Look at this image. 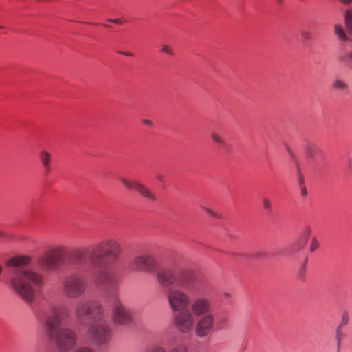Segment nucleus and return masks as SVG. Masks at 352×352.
<instances>
[{"label":"nucleus","mask_w":352,"mask_h":352,"mask_svg":"<svg viewBox=\"0 0 352 352\" xmlns=\"http://www.w3.org/2000/svg\"><path fill=\"white\" fill-rule=\"evenodd\" d=\"M300 193H301L302 196H303V197H305L307 195V192L306 188L305 187H303L301 189Z\"/></svg>","instance_id":"4c0bfd02"},{"label":"nucleus","mask_w":352,"mask_h":352,"mask_svg":"<svg viewBox=\"0 0 352 352\" xmlns=\"http://www.w3.org/2000/svg\"><path fill=\"white\" fill-rule=\"evenodd\" d=\"M349 58H351V60L352 62V50L349 51Z\"/></svg>","instance_id":"a19ab883"},{"label":"nucleus","mask_w":352,"mask_h":352,"mask_svg":"<svg viewBox=\"0 0 352 352\" xmlns=\"http://www.w3.org/2000/svg\"><path fill=\"white\" fill-rule=\"evenodd\" d=\"M5 236H6V235H5V233H4V232H1V231H0V239H1V238H4V237H5Z\"/></svg>","instance_id":"ea45409f"},{"label":"nucleus","mask_w":352,"mask_h":352,"mask_svg":"<svg viewBox=\"0 0 352 352\" xmlns=\"http://www.w3.org/2000/svg\"><path fill=\"white\" fill-rule=\"evenodd\" d=\"M277 1V3L280 5H281L283 3V0H276Z\"/></svg>","instance_id":"37998d69"},{"label":"nucleus","mask_w":352,"mask_h":352,"mask_svg":"<svg viewBox=\"0 0 352 352\" xmlns=\"http://www.w3.org/2000/svg\"><path fill=\"white\" fill-rule=\"evenodd\" d=\"M228 322V319L226 317L221 318L217 322L219 328H223Z\"/></svg>","instance_id":"7c9ffc66"},{"label":"nucleus","mask_w":352,"mask_h":352,"mask_svg":"<svg viewBox=\"0 0 352 352\" xmlns=\"http://www.w3.org/2000/svg\"><path fill=\"white\" fill-rule=\"evenodd\" d=\"M106 309L99 302L79 300L76 302L74 316L77 322L87 324L91 319L93 322L101 321L106 317Z\"/></svg>","instance_id":"0eeeda50"},{"label":"nucleus","mask_w":352,"mask_h":352,"mask_svg":"<svg viewBox=\"0 0 352 352\" xmlns=\"http://www.w3.org/2000/svg\"><path fill=\"white\" fill-rule=\"evenodd\" d=\"M212 141L217 144L218 146L226 148L227 146V142L217 132H212L210 135Z\"/></svg>","instance_id":"a211bd4d"},{"label":"nucleus","mask_w":352,"mask_h":352,"mask_svg":"<svg viewBox=\"0 0 352 352\" xmlns=\"http://www.w3.org/2000/svg\"><path fill=\"white\" fill-rule=\"evenodd\" d=\"M86 337L88 341L96 346L107 345L112 338V329L104 318L101 321L89 324L87 329Z\"/></svg>","instance_id":"1a4fd4ad"},{"label":"nucleus","mask_w":352,"mask_h":352,"mask_svg":"<svg viewBox=\"0 0 352 352\" xmlns=\"http://www.w3.org/2000/svg\"><path fill=\"white\" fill-rule=\"evenodd\" d=\"M112 305L111 319L118 325L126 326L132 322V314L129 309L120 300L118 294H113L108 299Z\"/></svg>","instance_id":"9d476101"},{"label":"nucleus","mask_w":352,"mask_h":352,"mask_svg":"<svg viewBox=\"0 0 352 352\" xmlns=\"http://www.w3.org/2000/svg\"><path fill=\"white\" fill-rule=\"evenodd\" d=\"M332 87L337 91H346L349 89V85L343 80L337 78L332 82Z\"/></svg>","instance_id":"6ab92c4d"},{"label":"nucleus","mask_w":352,"mask_h":352,"mask_svg":"<svg viewBox=\"0 0 352 352\" xmlns=\"http://www.w3.org/2000/svg\"><path fill=\"white\" fill-rule=\"evenodd\" d=\"M334 34L337 38L344 42H348L350 41V38L347 36L344 28L340 24H336L333 27Z\"/></svg>","instance_id":"dca6fc26"},{"label":"nucleus","mask_w":352,"mask_h":352,"mask_svg":"<svg viewBox=\"0 0 352 352\" xmlns=\"http://www.w3.org/2000/svg\"><path fill=\"white\" fill-rule=\"evenodd\" d=\"M202 208L210 216L216 217V218H221V215L213 211L212 210L202 206Z\"/></svg>","instance_id":"c756f323"},{"label":"nucleus","mask_w":352,"mask_h":352,"mask_svg":"<svg viewBox=\"0 0 352 352\" xmlns=\"http://www.w3.org/2000/svg\"><path fill=\"white\" fill-rule=\"evenodd\" d=\"M319 246H320V243H319L318 241L316 239V237H314L311 239V245H310V251L312 252H314L319 248Z\"/></svg>","instance_id":"a878e982"},{"label":"nucleus","mask_w":352,"mask_h":352,"mask_svg":"<svg viewBox=\"0 0 352 352\" xmlns=\"http://www.w3.org/2000/svg\"><path fill=\"white\" fill-rule=\"evenodd\" d=\"M142 352H166V348L160 344H151Z\"/></svg>","instance_id":"aec40b11"},{"label":"nucleus","mask_w":352,"mask_h":352,"mask_svg":"<svg viewBox=\"0 0 352 352\" xmlns=\"http://www.w3.org/2000/svg\"><path fill=\"white\" fill-rule=\"evenodd\" d=\"M310 234V230L308 229L306 232H305L300 237L301 246L304 247L307 243L308 237Z\"/></svg>","instance_id":"bb28decb"},{"label":"nucleus","mask_w":352,"mask_h":352,"mask_svg":"<svg viewBox=\"0 0 352 352\" xmlns=\"http://www.w3.org/2000/svg\"><path fill=\"white\" fill-rule=\"evenodd\" d=\"M338 60L342 63H347L349 61H351V58H349V52L345 55L340 56L338 58Z\"/></svg>","instance_id":"2f4dec72"},{"label":"nucleus","mask_w":352,"mask_h":352,"mask_svg":"<svg viewBox=\"0 0 352 352\" xmlns=\"http://www.w3.org/2000/svg\"><path fill=\"white\" fill-rule=\"evenodd\" d=\"M160 52L166 53L170 56H173L174 54L173 50L166 45H162Z\"/></svg>","instance_id":"cd10ccee"},{"label":"nucleus","mask_w":352,"mask_h":352,"mask_svg":"<svg viewBox=\"0 0 352 352\" xmlns=\"http://www.w3.org/2000/svg\"><path fill=\"white\" fill-rule=\"evenodd\" d=\"M121 253V247L114 239L102 240L90 248L63 245L46 250L38 257V265L45 271L56 270L62 264L82 265L87 260L95 267L116 262Z\"/></svg>","instance_id":"f257e3e1"},{"label":"nucleus","mask_w":352,"mask_h":352,"mask_svg":"<svg viewBox=\"0 0 352 352\" xmlns=\"http://www.w3.org/2000/svg\"><path fill=\"white\" fill-rule=\"evenodd\" d=\"M198 292L197 286V291L194 293H190L179 287L169 289L166 292V299L172 312V323L179 332L183 324L179 322V316L184 311L188 310L191 302L190 294H195Z\"/></svg>","instance_id":"423d86ee"},{"label":"nucleus","mask_w":352,"mask_h":352,"mask_svg":"<svg viewBox=\"0 0 352 352\" xmlns=\"http://www.w3.org/2000/svg\"><path fill=\"white\" fill-rule=\"evenodd\" d=\"M305 266H303V267H302V269H301V270H300V273H301V274H303V273L305 272Z\"/></svg>","instance_id":"79ce46f5"},{"label":"nucleus","mask_w":352,"mask_h":352,"mask_svg":"<svg viewBox=\"0 0 352 352\" xmlns=\"http://www.w3.org/2000/svg\"><path fill=\"white\" fill-rule=\"evenodd\" d=\"M305 154L308 159H314L315 157L314 149L310 144H307L305 148Z\"/></svg>","instance_id":"412c9836"},{"label":"nucleus","mask_w":352,"mask_h":352,"mask_svg":"<svg viewBox=\"0 0 352 352\" xmlns=\"http://www.w3.org/2000/svg\"><path fill=\"white\" fill-rule=\"evenodd\" d=\"M342 328V327L338 326L336 328V340L338 346H340L341 341H342V336H343Z\"/></svg>","instance_id":"4be33fe9"},{"label":"nucleus","mask_w":352,"mask_h":352,"mask_svg":"<svg viewBox=\"0 0 352 352\" xmlns=\"http://www.w3.org/2000/svg\"><path fill=\"white\" fill-rule=\"evenodd\" d=\"M157 280L163 287L171 289L177 286L190 293L197 291L196 280L190 272L182 271L178 273L170 268L162 269L157 274Z\"/></svg>","instance_id":"39448f33"},{"label":"nucleus","mask_w":352,"mask_h":352,"mask_svg":"<svg viewBox=\"0 0 352 352\" xmlns=\"http://www.w3.org/2000/svg\"><path fill=\"white\" fill-rule=\"evenodd\" d=\"M262 203H263V208L264 210L267 212L271 211L272 209V203L271 201L267 198H263L262 199Z\"/></svg>","instance_id":"b1692460"},{"label":"nucleus","mask_w":352,"mask_h":352,"mask_svg":"<svg viewBox=\"0 0 352 352\" xmlns=\"http://www.w3.org/2000/svg\"><path fill=\"white\" fill-rule=\"evenodd\" d=\"M349 322V314L346 311H344L342 313L341 316V320L340 324H338L339 327H344Z\"/></svg>","instance_id":"5701e85b"},{"label":"nucleus","mask_w":352,"mask_h":352,"mask_svg":"<svg viewBox=\"0 0 352 352\" xmlns=\"http://www.w3.org/2000/svg\"><path fill=\"white\" fill-rule=\"evenodd\" d=\"M165 344L166 352H188V346L182 342L181 337L178 335L168 336Z\"/></svg>","instance_id":"4468645a"},{"label":"nucleus","mask_w":352,"mask_h":352,"mask_svg":"<svg viewBox=\"0 0 352 352\" xmlns=\"http://www.w3.org/2000/svg\"><path fill=\"white\" fill-rule=\"evenodd\" d=\"M45 334L59 352H69L77 344V333L70 327H60L63 320L69 316L66 307L53 305L43 312Z\"/></svg>","instance_id":"f03ea898"},{"label":"nucleus","mask_w":352,"mask_h":352,"mask_svg":"<svg viewBox=\"0 0 352 352\" xmlns=\"http://www.w3.org/2000/svg\"><path fill=\"white\" fill-rule=\"evenodd\" d=\"M158 267L156 258L151 254H142L134 256L130 263L133 272L151 274Z\"/></svg>","instance_id":"9b49d317"},{"label":"nucleus","mask_w":352,"mask_h":352,"mask_svg":"<svg viewBox=\"0 0 352 352\" xmlns=\"http://www.w3.org/2000/svg\"><path fill=\"white\" fill-rule=\"evenodd\" d=\"M301 36L305 41H311L312 39L311 34L308 30H303L301 32Z\"/></svg>","instance_id":"c85d7f7f"},{"label":"nucleus","mask_w":352,"mask_h":352,"mask_svg":"<svg viewBox=\"0 0 352 352\" xmlns=\"http://www.w3.org/2000/svg\"><path fill=\"white\" fill-rule=\"evenodd\" d=\"M190 307L179 316L183 324L180 333L188 334L194 329L197 336H207L215 323L212 302L206 297H198L191 300Z\"/></svg>","instance_id":"7ed1b4c3"},{"label":"nucleus","mask_w":352,"mask_h":352,"mask_svg":"<svg viewBox=\"0 0 352 352\" xmlns=\"http://www.w3.org/2000/svg\"><path fill=\"white\" fill-rule=\"evenodd\" d=\"M340 3L344 6H349L352 3V0H338Z\"/></svg>","instance_id":"f704fd0d"},{"label":"nucleus","mask_w":352,"mask_h":352,"mask_svg":"<svg viewBox=\"0 0 352 352\" xmlns=\"http://www.w3.org/2000/svg\"><path fill=\"white\" fill-rule=\"evenodd\" d=\"M87 289L84 274L73 272L64 277L61 283L62 294L67 298L76 299L83 296Z\"/></svg>","instance_id":"6e6552de"},{"label":"nucleus","mask_w":352,"mask_h":352,"mask_svg":"<svg viewBox=\"0 0 352 352\" xmlns=\"http://www.w3.org/2000/svg\"><path fill=\"white\" fill-rule=\"evenodd\" d=\"M344 20L346 31L349 34L352 33V10L348 8L344 12Z\"/></svg>","instance_id":"f3484780"},{"label":"nucleus","mask_w":352,"mask_h":352,"mask_svg":"<svg viewBox=\"0 0 352 352\" xmlns=\"http://www.w3.org/2000/svg\"><path fill=\"white\" fill-rule=\"evenodd\" d=\"M96 280L98 284L104 287L108 299L113 294H117L116 288L118 285V276L114 272L101 269L98 270L96 275Z\"/></svg>","instance_id":"f8f14e48"},{"label":"nucleus","mask_w":352,"mask_h":352,"mask_svg":"<svg viewBox=\"0 0 352 352\" xmlns=\"http://www.w3.org/2000/svg\"><path fill=\"white\" fill-rule=\"evenodd\" d=\"M39 160L43 165L46 175L51 171V154L47 151H41L38 155Z\"/></svg>","instance_id":"2eb2a0df"},{"label":"nucleus","mask_w":352,"mask_h":352,"mask_svg":"<svg viewBox=\"0 0 352 352\" xmlns=\"http://www.w3.org/2000/svg\"><path fill=\"white\" fill-rule=\"evenodd\" d=\"M120 181L128 189H135L141 196L146 199L148 201L155 202L157 199L155 195L144 184L131 181L124 177L120 178Z\"/></svg>","instance_id":"ddd939ff"},{"label":"nucleus","mask_w":352,"mask_h":352,"mask_svg":"<svg viewBox=\"0 0 352 352\" xmlns=\"http://www.w3.org/2000/svg\"><path fill=\"white\" fill-rule=\"evenodd\" d=\"M29 261L28 256L14 257L8 261V265L13 267L10 272V286L28 303L35 299L36 294L32 285L39 287L43 281L41 274L25 267Z\"/></svg>","instance_id":"20e7f679"},{"label":"nucleus","mask_w":352,"mask_h":352,"mask_svg":"<svg viewBox=\"0 0 352 352\" xmlns=\"http://www.w3.org/2000/svg\"><path fill=\"white\" fill-rule=\"evenodd\" d=\"M223 298L226 300H229L232 298V295L228 292H223Z\"/></svg>","instance_id":"473e14b6"},{"label":"nucleus","mask_w":352,"mask_h":352,"mask_svg":"<svg viewBox=\"0 0 352 352\" xmlns=\"http://www.w3.org/2000/svg\"><path fill=\"white\" fill-rule=\"evenodd\" d=\"M119 53H120L121 54H122L124 56H133V54L131 52H120Z\"/></svg>","instance_id":"e433bc0d"},{"label":"nucleus","mask_w":352,"mask_h":352,"mask_svg":"<svg viewBox=\"0 0 352 352\" xmlns=\"http://www.w3.org/2000/svg\"><path fill=\"white\" fill-rule=\"evenodd\" d=\"M73 352H94V350L89 346L83 345L77 347Z\"/></svg>","instance_id":"393cba45"},{"label":"nucleus","mask_w":352,"mask_h":352,"mask_svg":"<svg viewBox=\"0 0 352 352\" xmlns=\"http://www.w3.org/2000/svg\"><path fill=\"white\" fill-rule=\"evenodd\" d=\"M142 122L146 124V125H148L149 126H153V122L150 120H148V119H144L142 120Z\"/></svg>","instance_id":"c9c22d12"},{"label":"nucleus","mask_w":352,"mask_h":352,"mask_svg":"<svg viewBox=\"0 0 352 352\" xmlns=\"http://www.w3.org/2000/svg\"><path fill=\"white\" fill-rule=\"evenodd\" d=\"M108 21L116 23V24H121L122 21L120 19H109Z\"/></svg>","instance_id":"72a5a7b5"},{"label":"nucleus","mask_w":352,"mask_h":352,"mask_svg":"<svg viewBox=\"0 0 352 352\" xmlns=\"http://www.w3.org/2000/svg\"><path fill=\"white\" fill-rule=\"evenodd\" d=\"M156 179L157 181H159L160 182H163V176L161 175H157L156 176Z\"/></svg>","instance_id":"58836bf2"}]
</instances>
